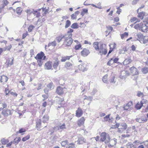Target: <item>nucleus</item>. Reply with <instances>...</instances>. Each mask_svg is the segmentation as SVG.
Instances as JSON below:
<instances>
[{
    "mask_svg": "<svg viewBox=\"0 0 148 148\" xmlns=\"http://www.w3.org/2000/svg\"><path fill=\"white\" fill-rule=\"evenodd\" d=\"M86 66V64L84 63H83L79 65V69L81 71L84 72L87 71V69Z\"/></svg>",
    "mask_w": 148,
    "mask_h": 148,
    "instance_id": "8",
    "label": "nucleus"
},
{
    "mask_svg": "<svg viewBox=\"0 0 148 148\" xmlns=\"http://www.w3.org/2000/svg\"><path fill=\"white\" fill-rule=\"evenodd\" d=\"M59 103L61 107H63L66 104V102L63 98L59 100Z\"/></svg>",
    "mask_w": 148,
    "mask_h": 148,
    "instance_id": "31",
    "label": "nucleus"
},
{
    "mask_svg": "<svg viewBox=\"0 0 148 148\" xmlns=\"http://www.w3.org/2000/svg\"><path fill=\"white\" fill-rule=\"evenodd\" d=\"M132 61V60L130 58H127L125 59L123 62L124 65H126L129 64Z\"/></svg>",
    "mask_w": 148,
    "mask_h": 148,
    "instance_id": "37",
    "label": "nucleus"
},
{
    "mask_svg": "<svg viewBox=\"0 0 148 148\" xmlns=\"http://www.w3.org/2000/svg\"><path fill=\"white\" fill-rule=\"evenodd\" d=\"M35 59L36 60H41L42 58L43 60H45L46 58V56H45L44 53L41 51L40 53L37 54L36 56L35 57Z\"/></svg>",
    "mask_w": 148,
    "mask_h": 148,
    "instance_id": "5",
    "label": "nucleus"
},
{
    "mask_svg": "<svg viewBox=\"0 0 148 148\" xmlns=\"http://www.w3.org/2000/svg\"><path fill=\"white\" fill-rule=\"evenodd\" d=\"M131 73L133 75H136L138 74V72L137 69L134 66L130 69Z\"/></svg>",
    "mask_w": 148,
    "mask_h": 148,
    "instance_id": "11",
    "label": "nucleus"
},
{
    "mask_svg": "<svg viewBox=\"0 0 148 148\" xmlns=\"http://www.w3.org/2000/svg\"><path fill=\"white\" fill-rule=\"evenodd\" d=\"M41 126V121L40 119H38L36 122V128L38 130H40Z\"/></svg>",
    "mask_w": 148,
    "mask_h": 148,
    "instance_id": "17",
    "label": "nucleus"
},
{
    "mask_svg": "<svg viewBox=\"0 0 148 148\" xmlns=\"http://www.w3.org/2000/svg\"><path fill=\"white\" fill-rule=\"evenodd\" d=\"M142 71L144 74L147 73L148 72V67H145L142 69Z\"/></svg>",
    "mask_w": 148,
    "mask_h": 148,
    "instance_id": "53",
    "label": "nucleus"
},
{
    "mask_svg": "<svg viewBox=\"0 0 148 148\" xmlns=\"http://www.w3.org/2000/svg\"><path fill=\"white\" fill-rule=\"evenodd\" d=\"M127 148H136L134 145L131 143H128L127 144Z\"/></svg>",
    "mask_w": 148,
    "mask_h": 148,
    "instance_id": "61",
    "label": "nucleus"
},
{
    "mask_svg": "<svg viewBox=\"0 0 148 148\" xmlns=\"http://www.w3.org/2000/svg\"><path fill=\"white\" fill-rule=\"evenodd\" d=\"M132 105V102L130 101L126 105H124L123 108L124 110H127L129 108H131Z\"/></svg>",
    "mask_w": 148,
    "mask_h": 148,
    "instance_id": "15",
    "label": "nucleus"
},
{
    "mask_svg": "<svg viewBox=\"0 0 148 148\" xmlns=\"http://www.w3.org/2000/svg\"><path fill=\"white\" fill-rule=\"evenodd\" d=\"M49 120V116L48 115H44L42 117V122L44 123H47Z\"/></svg>",
    "mask_w": 148,
    "mask_h": 148,
    "instance_id": "30",
    "label": "nucleus"
},
{
    "mask_svg": "<svg viewBox=\"0 0 148 148\" xmlns=\"http://www.w3.org/2000/svg\"><path fill=\"white\" fill-rule=\"evenodd\" d=\"M77 141L78 144H82L86 142V140L83 137H81L78 139Z\"/></svg>",
    "mask_w": 148,
    "mask_h": 148,
    "instance_id": "27",
    "label": "nucleus"
},
{
    "mask_svg": "<svg viewBox=\"0 0 148 148\" xmlns=\"http://www.w3.org/2000/svg\"><path fill=\"white\" fill-rule=\"evenodd\" d=\"M128 33L126 32H125L124 34H122L121 35V38L122 39L124 38H125L127 37L128 36Z\"/></svg>",
    "mask_w": 148,
    "mask_h": 148,
    "instance_id": "52",
    "label": "nucleus"
},
{
    "mask_svg": "<svg viewBox=\"0 0 148 148\" xmlns=\"http://www.w3.org/2000/svg\"><path fill=\"white\" fill-rule=\"evenodd\" d=\"M137 122L139 123H143L147 121V119L145 117V118L141 117V118H137L136 119Z\"/></svg>",
    "mask_w": 148,
    "mask_h": 148,
    "instance_id": "21",
    "label": "nucleus"
},
{
    "mask_svg": "<svg viewBox=\"0 0 148 148\" xmlns=\"http://www.w3.org/2000/svg\"><path fill=\"white\" fill-rule=\"evenodd\" d=\"M139 21H140L137 18L135 17H134L133 18H132L131 19V22H134L135 21V23L138 22H139Z\"/></svg>",
    "mask_w": 148,
    "mask_h": 148,
    "instance_id": "54",
    "label": "nucleus"
},
{
    "mask_svg": "<svg viewBox=\"0 0 148 148\" xmlns=\"http://www.w3.org/2000/svg\"><path fill=\"white\" fill-rule=\"evenodd\" d=\"M79 12L78 11H76L74 13L71 15V19L72 20L76 19L77 18V16L79 14Z\"/></svg>",
    "mask_w": 148,
    "mask_h": 148,
    "instance_id": "28",
    "label": "nucleus"
},
{
    "mask_svg": "<svg viewBox=\"0 0 148 148\" xmlns=\"http://www.w3.org/2000/svg\"><path fill=\"white\" fill-rule=\"evenodd\" d=\"M139 9H138L137 10V12L138 14V17L140 18L141 19H142L143 18V16L145 14V13L144 12H140L139 13L138 12Z\"/></svg>",
    "mask_w": 148,
    "mask_h": 148,
    "instance_id": "25",
    "label": "nucleus"
},
{
    "mask_svg": "<svg viewBox=\"0 0 148 148\" xmlns=\"http://www.w3.org/2000/svg\"><path fill=\"white\" fill-rule=\"evenodd\" d=\"M107 30L106 31V34L107 35L109 34L112 31L113 28L112 27L108 26L107 27Z\"/></svg>",
    "mask_w": 148,
    "mask_h": 148,
    "instance_id": "36",
    "label": "nucleus"
},
{
    "mask_svg": "<svg viewBox=\"0 0 148 148\" xmlns=\"http://www.w3.org/2000/svg\"><path fill=\"white\" fill-rule=\"evenodd\" d=\"M73 64L69 62H66L64 65V67L67 69L70 70L73 67Z\"/></svg>",
    "mask_w": 148,
    "mask_h": 148,
    "instance_id": "14",
    "label": "nucleus"
},
{
    "mask_svg": "<svg viewBox=\"0 0 148 148\" xmlns=\"http://www.w3.org/2000/svg\"><path fill=\"white\" fill-rule=\"evenodd\" d=\"M47 87L49 90H51L54 88V85L52 82H51L47 85Z\"/></svg>",
    "mask_w": 148,
    "mask_h": 148,
    "instance_id": "41",
    "label": "nucleus"
},
{
    "mask_svg": "<svg viewBox=\"0 0 148 148\" xmlns=\"http://www.w3.org/2000/svg\"><path fill=\"white\" fill-rule=\"evenodd\" d=\"M73 31L74 30L73 29L71 28H69L67 32V34H68V35H67L72 37V33L73 32Z\"/></svg>",
    "mask_w": 148,
    "mask_h": 148,
    "instance_id": "40",
    "label": "nucleus"
},
{
    "mask_svg": "<svg viewBox=\"0 0 148 148\" xmlns=\"http://www.w3.org/2000/svg\"><path fill=\"white\" fill-rule=\"evenodd\" d=\"M143 105L141 102H138L135 106V108L137 110H139L141 108Z\"/></svg>",
    "mask_w": 148,
    "mask_h": 148,
    "instance_id": "47",
    "label": "nucleus"
},
{
    "mask_svg": "<svg viewBox=\"0 0 148 148\" xmlns=\"http://www.w3.org/2000/svg\"><path fill=\"white\" fill-rule=\"evenodd\" d=\"M7 65L8 66H9L12 65L13 64V60H10L7 61Z\"/></svg>",
    "mask_w": 148,
    "mask_h": 148,
    "instance_id": "51",
    "label": "nucleus"
},
{
    "mask_svg": "<svg viewBox=\"0 0 148 148\" xmlns=\"http://www.w3.org/2000/svg\"><path fill=\"white\" fill-rule=\"evenodd\" d=\"M108 75L106 74L102 78V80L103 82L105 83H107L108 82Z\"/></svg>",
    "mask_w": 148,
    "mask_h": 148,
    "instance_id": "43",
    "label": "nucleus"
},
{
    "mask_svg": "<svg viewBox=\"0 0 148 148\" xmlns=\"http://www.w3.org/2000/svg\"><path fill=\"white\" fill-rule=\"evenodd\" d=\"M34 27V26L32 25H30L28 28V31L29 32H31Z\"/></svg>",
    "mask_w": 148,
    "mask_h": 148,
    "instance_id": "59",
    "label": "nucleus"
},
{
    "mask_svg": "<svg viewBox=\"0 0 148 148\" xmlns=\"http://www.w3.org/2000/svg\"><path fill=\"white\" fill-rule=\"evenodd\" d=\"M60 63V61L58 58H56L55 59L53 66L54 69H56Z\"/></svg>",
    "mask_w": 148,
    "mask_h": 148,
    "instance_id": "20",
    "label": "nucleus"
},
{
    "mask_svg": "<svg viewBox=\"0 0 148 148\" xmlns=\"http://www.w3.org/2000/svg\"><path fill=\"white\" fill-rule=\"evenodd\" d=\"M71 27L73 29H77L79 27V25L77 23H75L72 24Z\"/></svg>",
    "mask_w": 148,
    "mask_h": 148,
    "instance_id": "44",
    "label": "nucleus"
},
{
    "mask_svg": "<svg viewBox=\"0 0 148 148\" xmlns=\"http://www.w3.org/2000/svg\"><path fill=\"white\" fill-rule=\"evenodd\" d=\"M73 57L72 55L70 56H65L61 57V61L62 62H65L67 60H70V58Z\"/></svg>",
    "mask_w": 148,
    "mask_h": 148,
    "instance_id": "19",
    "label": "nucleus"
},
{
    "mask_svg": "<svg viewBox=\"0 0 148 148\" xmlns=\"http://www.w3.org/2000/svg\"><path fill=\"white\" fill-rule=\"evenodd\" d=\"M69 144L68 141L67 140H66L64 141H63L61 142V145L62 147H66Z\"/></svg>",
    "mask_w": 148,
    "mask_h": 148,
    "instance_id": "35",
    "label": "nucleus"
},
{
    "mask_svg": "<svg viewBox=\"0 0 148 148\" xmlns=\"http://www.w3.org/2000/svg\"><path fill=\"white\" fill-rule=\"evenodd\" d=\"M8 3L9 2L7 0H2L1 1H0V5L5 7L7 5Z\"/></svg>",
    "mask_w": 148,
    "mask_h": 148,
    "instance_id": "26",
    "label": "nucleus"
},
{
    "mask_svg": "<svg viewBox=\"0 0 148 148\" xmlns=\"http://www.w3.org/2000/svg\"><path fill=\"white\" fill-rule=\"evenodd\" d=\"M67 92V89L65 87H62L59 86L57 87L56 92L59 95H62L66 93Z\"/></svg>",
    "mask_w": 148,
    "mask_h": 148,
    "instance_id": "3",
    "label": "nucleus"
},
{
    "mask_svg": "<svg viewBox=\"0 0 148 148\" xmlns=\"http://www.w3.org/2000/svg\"><path fill=\"white\" fill-rule=\"evenodd\" d=\"M148 30V28L147 26L145 25L143 23V25L142 26L141 30L143 32H146Z\"/></svg>",
    "mask_w": 148,
    "mask_h": 148,
    "instance_id": "32",
    "label": "nucleus"
},
{
    "mask_svg": "<svg viewBox=\"0 0 148 148\" xmlns=\"http://www.w3.org/2000/svg\"><path fill=\"white\" fill-rule=\"evenodd\" d=\"M30 138V135L28 134L22 138V141L24 142L28 140Z\"/></svg>",
    "mask_w": 148,
    "mask_h": 148,
    "instance_id": "57",
    "label": "nucleus"
},
{
    "mask_svg": "<svg viewBox=\"0 0 148 148\" xmlns=\"http://www.w3.org/2000/svg\"><path fill=\"white\" fill-rule=\"evenodd\" d=\"M12 48V45L10 44L7 46H5L4 48V51H10Z\"/></svg>",
    "mask_w": 148,
    "mask_h": 148,
    "instance_id": "38",
    "label": "nucleus"
},
{
    "mask_svg": "<svg viewBox=\"0 0 148 148\" xmlns=\"http://www.w3.org/2000/svg\"><path fill=\"white\" fill-rule=\"evenodd\" d=\"M93 45L95 49L100 55H106L108 51L106 45L97 42H94Z\"/></svg>",
    "mask_w": 148,
    "mask_h": 148,
    "instance_id": "1",
    "label": "nucleus"
},
{
    "mask_svg": "<svg viewBox=\"0 0 148 148\" xmlns=\"http://www.w3.org/2000/svg\"><path fill=\"white\" fill-rule=\"evenodd\" d=\"M56 45V42L55 41H54L51 42L49 43L48 46H52L53 47H55Z\"/></svg>",
    "mask_w": 148,
    "mask_h": 148,
    "instance_id": "62",
    "label": "nucleus"
},
{
    "mask_svg": "<svg viewBox=\"0 0 148 148\" xmlns=\"http://www.w3.org/2000/svg\"><path fill=\"white\" fill-rule=\"evenodd\" d=\"M16 13L19 15H20L21 13L22 10L21 8L18 7L16 9Z\"/></svg>",
    "mask_w": 148,
    "mask_h": 148,
    "instance_id": "48",
    "label": "nucleus"
},
{
    "mask_svg": "<svg viewBox=\"0 0 148 148\" xmlns=\"http://www.w3.org/2000/svg\"><path fill=\"white\" fill-rule=\"evenodd\" d=\"M10 95H12L14 97H16L17 95V94L16 92H15L13 91H12L11 90H10Z\"/></svg>",
    "mask_w": 148,
    "mask_h": 148,
    "instance_id": "60",
    "label": "nucleus"
},
{
    "mask_svg": "<svg viewBox=\"0 0 148 148\" xmlns=\"http://www.w3.org/2000/svg\"><path fill=\"white\" fill-rule=\"evenodd\" d=\"M65 37V35H64L61 34L56 37V39L58 42H59L62 41L63 38H64Z\"/></svg>",
    "mask_w": 148,
    "mask_h": 148,
    "instance_id": "24",
    "label": "nucleus"
},
{
    "mask_svg": "<svg viewBox=\"0 0 148 148\" xmlns=\"http://www.w3.org/2000/svg\"><path fill=\"white\" fill-rule=\"evenodd\" d=\"M110 114L107 115L106 116L104 117V121H109L110 120Z\"/></svg>",
    "mask_w": 148,
    "mask_h": 148,
    "instance_id": "58",
    "label": "nucleus"
},
{
    "mask_svg": "<svg viewBox=\"0 0 148 148\" xmlns=\"http://www.w3.org/2000/svg\"><path fill=\"white\" fill-rule=\"evenodd\" d=\"M144 43H146L148 42V36H144L143 40Z\"/></svg>",
    "mask_w": 148,
    "mask_h": 148,
    "instance_id": "64",
    "label": "nucleus"
},
{
    "mask_svg": "<svg viewBox=\"0 0 148 148\" xmlns=\"http://www.w3.org/2000/svg\"><path fill=\"white\" fill-rule=\"evenodd\" d=\"M71 22L69 20H66L65 23V28H67L69 27L71 25Z\"/></svg>",
    "mask_w": 148,
    "mask_h": 148,
    "instance_id": "42",
    "label": "nucleus"
},
{
    "mask_svg": "<svg viewBox=\"0 0 148 148\" xmlns=\"http://www.w3.org/2000/svg\"><path fill=\"white\" fill-rule=\"evenodd\" d=\"M8 77L5 75H3L1 77L0 79V82L2 84H4L8 81Z\"/></svg>",
    "mask_w": 148,
    "mask_h": 148,
    "instance_id": "10",
    "label": "nucleus"
},
{
    "mask_svg": "<svg viewBox=\"0 0 148 148\" xmlns=\"http://www.w3.org/2000/svg\"><path fill=\"white\" fill-rule=\"evenodd\" d=\"M109 47H110V49L107 55V56H108L109 55V54L113 50L116 48V45L115 43H112L110 44L109 45Z\"/></svg>",
    "mask_w": 148,
    "mask_h": 148,
    "instance_id": "9",
    "label": "nucleus"
},
{
    "mask_svg": "<svg viewBox=\"0 0 148 148\" xmlns=\"http://www.w3.org/2000/svg\"><path fill=\"white\" fill-rule=\"evenodd\" d=\"M21 140V138L20 137H16L14 139L13 143L16 145H17Z\"/></svg>",
    "mask_w": 148,
    "mask_h": 148,
    "instance_id": "33",
    "label": "nucleus"
},
{
    "mask_svg": "<svg viewBox=\"0 0 148 148\" xmlns=\"http://www.w3.org/2000/svg\"><path fill=\"white\" fill-rule=\"evenodd\" d=\"M52 67V62L48 61L45 64V67L47 69H50Z\"/></svg>",
    "mask_w": 148,
    "mask_h": 148,
    "instance_id": "23",
    "label": "nucleus"
},
{
    "mask_svg": "<svg viewBox=\"0 0 148 148\" xmlns=\"http://www.w3.org/2000/svg\"><path fill=\"white\" fill-rule=\"evenodd\" d=\"M42 10V15L44 16H45L46 14H47L49 12V8H47L46 7L45 8H42L40 9H38V11H40Z\"/></svg>",
    "mask_w": 148,
    "mask_h": 148,
    "instance_id": "13",
    "label": "nucleus"
},
{
    "mask_svg": "<svg viewBox=\"0 0 148 148\" xmlns=\"http://www.w3.org/2000/svg\"><path fill=\"white\" fill-rule=\"evenodd\" d=\"M115 76L111 75L110 77V80L109 81L110 83H115V81H114V79L115 78Z\"/></svg>",
    "mask_w": 148,
    "mask_h": 148,
    "instance_id": "46",
    "label": "nucleus"
},
{
    "mask_svg": "<svg viewBox=\"0 0 148 148\" xmlns=\"http://www.w3.org/2000/svg\"><path fill=\"white\" fill-rule=\"evenodd\" d=\"M82 47L81 44L79 43L75 46L74 49L76 50H78L81 48Z\"/></svg>",
    "mask_w": 148,
    "mask_h": 148,
    "instance_id": "45",
    "label": "nucleus"
},
{
    "mask_svg": "<svg viewBox=\"0 0 148 148\" xmlns=\"http://www.w3.org/2000/svg\"><path fill=\"white\" fill-rule=\"evenodd\" d=\"M68 148H75V144L74 143H71L68 145Z\"/></svg>",
    "mask_w": 148,
    "mask_h": 148,
    "instance_id": "56",
    "label": "nucleus"
},
{
    "mask_svg": "<svg viewBox=\"0 0 148 148\" xmlns=\"http://www.w3.org/2000/svg\"><path fill=\"white\" fill-rule=\"evenodd\" d=\"M127 124L125 123H122L121 124V132H125V131L127 132V130H126V129L127 128ZM127 132H126V133Z\"/></svg>",
    "mask_w": 148,
    "mask_h": 148,
    "instance_id": "16",
    "label": "nucleus"
},
{
    "mask_svg": "<svg viewBox=\"0 0 148 148\" xmlns=\"http://www.w3.org/2000/svg\"><path fill=\"white\" fill-rule=\"evenodd\" d=\"M10 90H9V88H6L5 90V93L6 95H9L10 94Z\"/></svg>",
    "mask_w": 148,
    "mask_h": 148,
    "instance_id": "63",
    "label": "nucleus"
},
{
    "mask_svg": "<svg viewBox=\"0 0 148 148\" xmlns=\"http://www.w3.org/2000/svg\"><path fill=\"white\" fill-rule=\"evenodd\" d=\"M7 104L4 102H0V111H2L7 107Z\"/></svg>",
    "mask_w": 148,
    "mask_h": 148,
    "instance_id": "22",
    "label": "nucleus"
},
{
    "mask_svg": "<svg viewBox=\"0 0 148 148\" xmlns=\"http://www.w3.org/2000/svg\"><path fill=\"white\" fill-rule=\"evenodd\" d=\"M1 114L4 117H6L12 114L11 110L8 108H5L2 111Z\"/></svg>",
    "mask_w": 148,
    "mask_h": 148,
    "instance_id": "4",
    "label": "nucleus"
},
{
    "mask_svg": "<svg viewBox=\"0 0 148 148\" xmlns=\"http://www.w3.org/2000/svg\"><path fill=\"white\" fill-rule=\"evenodd\" d=\"M107 134L105 132H103L100 134V140L103 142L106 139Z\"/></svg>",
    "mask_w": 148,
    "mask_h": 148,
    "instance_id": "18",
    "label": "nucleus"
},
{
    "mask_svg": "<svg viewBox=\"0 0 148 148\" xmlns=\"http://www.w3.org/2000/svg\"><path fill=\"white\" fill-rule=\"evenodd\" d=\"M116 140H110L108 146L110 147H112L116 145Z\"/></svg>",
    "mask_w": 148,
    "mask_h": 148,
    "instance_id": "29",
    "label": "nucleus"
},
{
    "mask_svg": "<svg viewBox=\"0 0 148 148\" xmlns=\"http://www.w3.org/2000/svg\"><path fill=\"white\" fill-rule=\"evenodd\" d=\"M85 120V119L84 117H82L81 118L77 121V125L79 127H81L84 124Z\"/></svg>",
    "mask_w": 148,
    "mask_h": 148,
    "instance_id": "7",
    "label": "nucleus"
},
{
    "mask_svg": "<svg viewBox=\"0 0 148 148\" xmlns=\"http://www.w3.org/2000/svg\"><path fill=\"white\" fill-rule=\"evenodd\" d=\"M83 114V111L80 108H78L77 110L76 111V116L78 117L81 116Z\"/></svg>",
    "mask_w": 148,
    "mask_h": 148,
    "instance_id": "12",
    "label": "nucleus"
},
{
    "mask_svg": "<svg viewBox=\"0 0 148 148\" xmlns=\"http://www.w3.org/2000/svg\"><path fill=\"white\" fill-rule=\"evenodd\" d=\"M64 39V40L63 42V45L65 46H70L73 42L72 37L67 35H65Z\"/></svg>",
    "mask_w": 148,
    "mask_h": 148,
    "instance_id": "2",
    "label": "nucleus"
},
{
    "mask_svg": "<svg viewBox=\"0 0 148 148\" xmlns=\"http://www.w3.org/2000/svg\"><path fill=\"white\" fill-rule=\"evenodd\" d=\"M88 10L87 9H83L81 12V14L82 16L88 13Z\"/></svg>",
    "mask_w": 148,
    "mask_h": 148,
    "instance_id": "49",
    "label": "nucleus"
},
{
    "mask_svg": "<svg viewBox=\"0 0 148 148\" xmlns=\"http://www.w3.org/2000/svg\"><path fill=\"white\" fill-rule=\"evenodd\" d=\"M125 72V77H124L123 76H122V79H125V78L126 77L129 76V75H130V73H129V72H128V71H122V73H124V72Z\"/></svg>",
    "mask_w": 148,
    "mask_h": 148,
    "instance_id": "55",
    "label": "nucleus"
},
{
    "mask_svg": "<svg viewBox=\"0 0 148 148\" xmlns=\"http://www.w3.org/2000/svg\"><path fill=\"white\" fill-rule=\"evenodd\" d=\"M1 142L2 144L5 145L8 143L9 140L8 139L3 138L1 139Z\"/></svg>",
    "mask_w": 148,
    "mask_h": 148,
    "instance_id": "39",
    "label": "nucleus"
},
{
    "mask_svg": "<svg viewBox=\"0 0 148 148\" xmlns=\"http://www.w3.org/2000/svg\"><path fill=\"white\" fill-rule=\"evenodd\" d=\"M143 25V23H140L137 24L134 26V28L136 29L140 30L142 26Z\"/></svg>",
    "mask_w": 148,
    "mask_h": 148,
    "instance_id": "34",
    "label": "nucleus"
},
{
    "mask_svg": "<svg viewBox=\"0 0 148 148\" xmlns=\"http://www.w3.org/2000/svg\"><path fill=\"white\" fill-rule=\"evenodd\" d=\"M90 53L89 49L86 48H83L80 52L81 56L83 57L87 56Z\"/></svg>",
    "mask_w": 148,
    "mask_h": 148,
    "instance_id": "6",
    "label": "nucleus"
},
{
    "mask_svg": "<svg viewBox=\"0 0 148 148\" xmlns=\"http://www.w3.org/2000/svg\"><path fill=\"white\" fill-rule=\"evenodd\" d=\"M66 125L64 123L62 125L58 127V130H63L64 129H66Z\"/></svg>",
    "mask_w": 148,
    "mask_h": 148,
    "instance_id": "50",
    "label": "nucleus"
}]
</instances>
